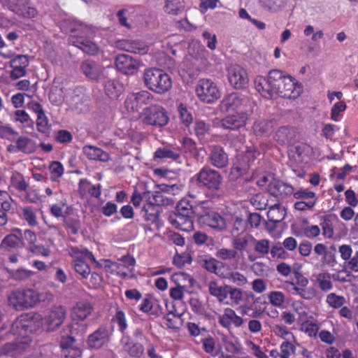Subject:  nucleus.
Listing matches in <instances>:
<instances>
[{"label":"nucleus","mask_w":358,"mask_h":358,"mask_svg":"<svg viewBox=\"0 0 358 358\" xmlns=\"http://www.w3.org/2000/svg\"><path fill=\"white\" fill-rule=\"evenodd\" d=\"M42 315L38 313L22 315L12 323L10 334H13L15 340L0 347V358L11 357L18 358L30 347L31 338L29 334L41 327Z\"/></svg>","instance_id":"obj_1"},{"label":"nucleus","mask_w":358,"mask_h":358,"mask_svg":"<svg viewBox=\"0 0 358 358\" xmlns=\"http://www.w3.org/2000/svg\"><path fill=\"white\" fill-rule=\"evenodd\" d=\"M255 87L266 99H272L274 96L296 99L303 91L301 84L292 76L277 69L270 71L266 78L262 76H257Z\"/></svg>","instance_id":"obj_2"},{"label":"nucleus","mask_w":358,"mask_h":358,"mask_svg":"<svg viewBox=\"0 0 358 358\" xmlns=\"http://www.w3.org/2000/svg\"><path fill=\"white\" fill-rule=\"evenodd\" d=\"M143 81L150 90L159 94L168 92L172 87L171 77L164 71L156 68L144 71Z\"/></svg>","instance_id":"obj_3"},{"label":"nucleus","mask_w":358,"mask_h":358,"mask_svg":"<svg viewBox=\"0 0 358 358\" xmlns=\"http://www.w3.org/2000/svg\"><path fill=\"white\" fill-rule=\"evenodd\" d=\"M294 281H285V289L291 294L300 296L301 299L310 301L317 295V290L308 287L309 280L299 271H294Z\"/></svg>","instance_id":"obj_4"},{"label":"nucleus","mask_w":358,"mask_h":358,"mask_svg":"<svg viewBox=\"0 0 358 358\" xmlns=\"http://www.w3.org/2000/svg\"><path fill=\"white\" fill-rule=\"evenodd\" d=\"M142 122L155 127H162L169 122L166 110L159 105H152L145 108L140 115Z\"/></svg>","instance_id":"obj_5"},{"label":"nucleus","mask_w":358,"mask_h":358,"mask_svg":"<svg viewBox=\"0 0 358 358\" xmlns=\"http://www.w3.org/2000/svg\"><path fill=\"white\" fill-rule=\"evenodd\" d=\"M194 177L200 187L207 189L210 192L218 191L222 183L221 174L208 166L203 167Z\"/></svg>","instance_id":"obj_6"},{"label":"nucleus","mask_w":358,"mask_h":358,"mask_svg":"<svg viewBox=\"0 0 358 358\" xmlns=\"http://www.w3.org/2000/svg\"><path fill=\"white\" fill-rule=\"evenodd\" d=\"M1 6L16 15L25 18H34L38 13L29 0H0Z\"/></svg>","instance_id":"obj_7"},{"label":"nucleus","mask_w":358,"mask_h":358,"mask_svg":"<svg viewBox=\"0 0 358 358\" xmlns=\"http://www.w3.org/2000/svg\"><path fill=\"white\" fill-rule=\"evenodd\" d=\"M85 250L87 248L78 247H71L69 249V255L73 259L71 266L83 279H87L91 273L90 266L85 262V259L87 258Z\"/></svg>","instance_id":"obj_8"},{"label":"nucleus","mask_w":358,"mask_h":358,"mask_svg":"<svg viewBox=\"0 0 358 358\" xmlns=\"http://www.w3.org/2000/svg\"><path fill=\"white\" fill-rule=\"evenodd\" d=\"M196 94L201 101L211 103L220 96L219 90L214 82L209 79H201L196 86Z\"/></svg>","instance_id":"obj_9"},{"label":"nucleus","mask_w":358,"mask_h":358,"mask_svg":"<svg viewBox=\"0 0 358 358\" xmlns=\"http://www.w3.org/2000/svg\"><path fill=\"white\" fill-rule=\"evenodd\" d=\"M258 199H259V203L257 208L266 209L267 207L268 208L267 217L270 222L279 223L285 219L286 210L285 208L280 205V202L269 200L264 196L259 198L258 196L255 199V201L256 202Z\"/></svg>","instance_id":"obj_10"},{"label":"nucleus","mask_w":358,"mask_h":358,"mask_svg":"<svg viewBox=\"0 0 358 358\" xmlns=\"http://www.w3.org/2000/svg\"><path fill=\"white\" fill-rule=\"evenodd\" d=\"M227 78L230 85L236 90L248 87L249 76L246 70L238 64H231L227 68Z\"/></svg>","instance_id":"obj_11"},{"label":"nucleus","mask_w":358,"mask_h":358,"mask_svg":"<svg viewBox=\"0 0 358 358\" xmlns=\"http://www.w3.org/2000/svg\"><path fill=\"white\" fill-rule=\"evenodd\" d=\"M66 316V308L62 306H54L48 312L44 319L42 317V325L44 323L47 331H54L64 322Z\"/></svg>","instance_id":"obj_12"},{"label":"nucleus","mask_w":358,"mask_h":358,"mask_svg":"<svg viewBox=\"0 0 358 358\" xmlns=\"http://www.w3.org/2000/svg\"><path fill=\"white\" fill-rule=\"evenodd\" d=\"M103 261L105 262V268H112L113 271H116L117 274L122 278L127 277L128 273L134 270L136 264L135 259L129 255L122 256L120 259L122 263L112 262L108 259Z\"/></svg>","instance_id":"obj_13"},{"label":"nucleus","mask_w":358,"mask_h":358,"mask_svg":"<svg viewBox=\"0 0 358 358\" xmlns=\"http://www.w3.org/2000/svg\"><path fill=\"white\" fill-rule=\"evenodd\" d=\"M198 221L200 224L219 231H223L227 229L224 219L219 213L213 210H204L198 216Z\"/></svg>","instance_id":"obj_14"},{"label":"nucleus","mask_w":358,"mask_h":358,"mask_svg":"<svg viewBox=\"0 0 358 358\" xmlns=\"http://www.w3.org/2000/svg\"><path fill=\"white\" fill-rule=\"evenodd\" d=\"M248 116L244 111L229 114L222 119L220 127L225 129L238 130L246 125Z\"/></svg>","instance_id":"obj_15"},{"label":"nucleus","mask_w":358,"mask_h":358,"mask_svg":"<svg viewBox=\"0 0 358 358\" xmlns=\"http://www.w3.org/2000/svg\"><path fill=\"white\" fill-rule=\"evenodd\" d=\"M141 64L138 59L126 54L119 55L115 59L117 69L125 75L134 74L140 68Z\"/></svg>","instance_id":"obj_16"},{"label":"nucleus","mask_w":358,"mask_h":358,"mask_svg":"<svg viewBox=\"0 0 358 358\" xmlns=\"http://www.w3.org/2000/svg\"><path fill=\"white\" fill-rule=\"evenodd\" d=\"M248 99L241 94L233 92L226 96L221 101V108L226 112H232L243 108Z\"/></svg>","instance_id":"obj_17"},{"label":"nucleus","mask_w":358,"mask_h":358,"mask_svg":"<svg viewBox=\"0 0 358 358\" xmlns=\"http://www.w3.org/2000/svg\"><path fill=\"white\" fill-rule=\"evenodd\" d=\"M294 190L292 186L275 178L274 183L268 189V199L280 202V199L293 194Z\"/></svg>","instance_id":"obj_18"},{"label":"nucleus","mask_w":358,"mask_h":358,"mask_svg":"<svg viewBox=\"0 0 358 358\" xmlns=\"http://www.w3.org/2000/svg\"><path fill=\"white\" fill-rule=\"evenodd\" d=\"M116 46L120 50L140 55H145L148 51V45L143 42L136 40H119L116 42Z\"/></svg>","instance_id":"obj_19"},{"label":"nucleus","mask_w":358,"mask_h":358,"mask_svg":"<svg viewBox=\"0 0 358 358\" xmlns=\"http://www.w3.org/2000/svg\"><path fill=\"white\" fill-rule=\"evenodd\" d=\"M29 66V59L24 55H17L10 61V67L13 70L10 73V78L16 80L23 77L26 74V69Z\"/></svg>","instance_id":"obj_20"},{"label":"nucleus","mask_w":358,"mask_h":358,"mask_svg":"<svg viewBox=\"0 0 358 358\" xmlns=\"http://www.w3.org/2000/svg\"><path fill=\"white\" fill-rule=\"evenodd\" d=\"M209 160L213 166L218 169L226 167L229 162L227 154L224 152V149L219 145L211 147Z\"/></svg>","instance_id":"obj_21"},{"label":"nucleus","mask_w":358,"mask_h":358,"mask_svg":"<svg viewBox=\"0 0 358 358\" xmlns=\"http://www.w3.org/2000/svg\"><path fill=\"white\" fill-rule=\"evenodd\" d=\"M201 266L208 272L222 278L228 264L213 257H207L201 260Z\"/></svg>","instance_id":"obj_22"},{"label":"nucleus","mask_w":358,"mask_h":358,"mask_svg":"<svg viewBox=\"0 0 358 358\" xmlns=\"http://www.w3.org/2000/svg\"><path fill=\"white\" fill-rule=\"evenodd\" d=\"M109 331L105 327H100L88 336V345L92 348H100L108 341Z\"/></svg>","instance_id":"obj_23"},{"label":"nucleus","mask_w":358,"mask_h":358,"mask_svg":"<svg viewBox=\"0 0 358 358\" xmlns=\"http://www.w3.org/2000/svg\"><path fill=\"white\" fill-rule=\"evenodd\" d=\"M82 73L91 80H99L103 73V68L92 60H85L80 65Z\"/></svg>","instance_id":"obj_24"},{"label":"nucleus","mask_w":358,"mask_h":358,"mask_svg":"<svg viewBox=\"0 0 358 358\" xmlns=\"http://www.w3.org/2000/svg\"><path fill=\"white\" fill-rule=\"evenodd\" d=\"M93 308L87 301L78 302L71 310V317L73 320L83 321L91 315Z\"/></svg>","instance_id":"obj_25"},{"label":"nucleus","mask_w":358,"mask_h":358,"mask_svg":"<svg viewBox=\"0 0 358 358\" xmlns=\"http://www.w3.org/2000/svg\"><path fill=\"white\" fill-rule=\"evenodd\" d=\"M221 278L227 280L229 282L233 283L238 287L245 286L248 283V280L244 274L238 271L232 270L229 264L228 269L224 270Z\"/></svg>","instance_id":"obj_26"},{"label":"nucleus","mask_w":358,"mask_h":358,"mask_svg":"<svg viewBox=\"0 0 358 358\" xmlns=\"http://www.w3.org/2000/svg\"><path fill=\"white\" fill-rule=\"evenodd\" d=\"M83 152L90 160H99L106 162L110 159L109 155L107 152L94 145H85L83 148Z\"/></svg>","instance_id":"obj_27"},{"label":"nucleus","mask_w":358,"mask_h":358,"mask_svg":"<svg viewBox=\"0 0 358 358\" xmlns=\"http://www.w3.org/2000/svg\"><path fill=\"white\" fill-rule=\"evenodd\" d=\"M143 198L151 199L152 202L157 206H172L174 203L171 197L164 195L163 192L159 189L153 192L147 191L144 192Z\"/></svg>","instance_id":"obj_28"},{"label":"nucleus","mask_w":358,"mask_h":358,"mask_svg":"<svg viewBox=\"0 0 358 358\" xmlns=\"http://www.w3.org/2000/svg\"><path fill=\"white\" fill-rule=\"evenodd\" d=\"M229 286H221L215 280H211L208 283V289L210 294L220 301L223 302L228 296Z\"/></svg>","instance_id":"obj_29"},{"label":"nucleus","mask_w":358,"mask_h":358,"mask_svg":"<svg viewBox=\"0 0 358 358\" xmlns=\"http://www.w3.org/2000/svg\"><path fill=\"white\" fill-rule=\"evenodd\" d=\"M295 136L294 130L287 126L280 127L275 135V139L281 145L291 144Z\"/></svg>","instance_id":"obj_30"},{"label":"nucleus","mask_w":358,"mask_h":358,"mask_svg":"<svg viewBox=\"0 0 358 358\" xmlns=\"http://www.w3.org/2000/svg\"><path fill=\"white\" fill-rule=\"evenodd\" d=\"M259 2L266 10L276 13L286 8L289 0H259Z\"/></svg>","instance_id":"obj_31"},{"label":"nucleus","mask_w":358,"mask_h":358,"mask_svg":"<svg viewBox=\"0 0 358 358\" xmlns=\"http://www.w3.org/2000/svg\"><path fill=\"white\" fill-rule=\"evenodd\" d=\"M15 144H17V150L25 154H31L36 150L35 141L25 136H18Z\"/></svg>","instance_id":"obj_32"},{"label":"nucleus","mask_w":358,"mask_h":358,"mask_svg":"<svg viewBox=\"0 0 358 358\" xmlns=\"http://www.w3.org/2000/svg\"><path fill=\"white\" fill-rule=\"evenodd\" d=\"M232 237L231 245L236 252L245 250L253 240V236L248 233H241Z\"/></svg>","instance_id":"obj_33"},{"label":"nucleus","mask_w":358,"mask_h":358,"mask_svg":"<svg viewBox=\"0 0 358 358\" xmlns=\"http://www.w3.org/2000/svg\"><path fill=\"white\" fill-rule=\"evenodd\" d=\"M69 91V90L66 87L54 86L49 94L50 102L55 106H59L63 102L66 101H68L66 94Z\"/></svg>","instance_id":"obj_34"},{"label":"nucleus","mask_w":358,"mask_h":358,"mask_svg":"<svg viewBox=\"0 0 358 358\" xmlns=\"http://www.w3.org/2000/svg\"><path fill=\"white\" fill-rule=\"evenodd\" d=\"M66 330L69 331V329L68 328L67 329H64V331L62 332L60 347L64 350H69V353L71 352H73V354L71 356L65 355L66 358H75L76 356H78L80 352L77 350H73L72 348L73 345L75 342V338L72 335L66 334Z\"/></svg>","instance_id":"obj_35"},{"label":"nucleus","mask_w":358,"mask_h":358,"mask_svg":"<svg viewBox=\"0 0 358 358\" xmlns=\"http://www.w3.org/2000/svg\"><path fill=\"white\" fill-rule=\"evenodd\" d=\"M273 127V121L259 118L254 122L252 130L257 136H262L268 134L271 131Z\"/></svg>","instance_id":"obj_36"},{"label":"nucleus","mask_w":358,"mask_h":358,"mask_svg":"<svg viewBox=\"0 0 358 358\" xmlns=\"http://www.w3.org/2000/svg\"><path fill=\"white\" fill-rule=\"evenodd\" d=\"M106 94L111 99H117L123 91V86L115 80H107L104 84Z\"/></svg>","instance_id":"obj_37"},{"label":"nucleus","mask_w":358,"mask_h":358,"mask_svg":"<svg viewBox=\"0 0 358 358\" xmlns=\"http://www.w3.org/2000/svg\"><path fill=\"white\" fill-rule=\"evenodd\" d=\"M180 157V154L176 149L169 146L159 148L154 153V158L159 159H170L176 161Z\"/></svg>","instance_id":"obj_38"},{"label":"nucleus","mask_w":358,"mask_h":358,"mask_svg":"<svg viewBox=\"0 0 358 358\" xmlns=\"http://www.w3.org/2000/svg\"><path fill=\"white\" fill-rule=\"evenodd\" d=\"M193 217L194 216L185 217L176 215L175 219L171 220V223L182 231H191L194 229Z\"/></svg>","instance_id":"obj_39"},{"label":"nucleus","mask_w":358,"mask_h":358,"mask_svg":"<svg viewBox=\"0 0 358 358\" xmlns=\"http://www.w3.org/2000/svg\"><path fill=\"white\" fill-rule=\"evenodd\" d=\"M10 182V187H14L19 192H25L29 187V184L24 180L23 175L17 171L12 172Z\"/></svg>","instance_id":"obj_40"},{"label":"nucleus","mask_w":358,"mask_h":358,"mask_svg":"<svg viewBox=\"0 0 358 358\" xmlns=\"http://www.w3.org/2000/svg\"><path fill=\"white\" fill-rule=\"evenodd\" d=\"M8 301L10 306L16 310H25L21 289H15L8 295Z\"/></svg>","instance_id":"obj_41"},{"label":"nucleus","mask_w":358,"mask_h":358,"mask_svg":"<svg viewBox=\"0 0 358 358\" xmlns=\"http://www.w3.org/2000/svg\"><path fill=\"white\" fill-rule=\"evenodd\" d=\"M146 203L143 205L142 213H143V217L147 221L152 222L156 221L158 214L155 208L156 204L152 202L151 199H145Z\"/></svg>","instance_id":"obj_42"},{"label":"nucleus","mask_w":358,"mask_h":358,"mask_svg":"<svg viewBox=\"0 0 358 358\" xmlns=\"http://www.w3.org/2000/svg\"><path fill=\"white\" fill-rule=\"evenodd\" d=\"M146 203L143 205L142 213H143V217L147 221L152 222L156 221L158 214L155 208L156 204L152 202L151 199H145Z\"/></svg>","instance_id":"obj_43"},{"label":"nucleus","mask_w":358,"mask_h":358,"mask_svg":"<svg viewBox=\"0 0 358 358\" xmlns=\"http://www.w3.org/2000/svg\"><path fill=\"white\" fill-rule=\"evenodd\" d=\"M185 8L183 0H165L164 11L173 15L180 13Z\"/></svg>","instance_id":"obj_44"},{"label":"nucleus","mask_w":358,"mask_h":358,"mask_svg":"<svg viewBox=\"0 0 358 358\" xmlns=\"http://www.w3.org/2000/svg\"><path fill=\"white\" fill-rule=\"evenodd\" d=\"M20 237L15 234L6 236L0 244V249L3 251H10L19 245Z\"/></svg>","instance_id":"obj_45"},{"label":"nucleus","mask_w":358,"mask_h":358,"mask_svg":"<svg viewBox=\"0 0 358 358\" xmlns=\"http://www.w3.org/2000/svg\"><path fill=\"white\" fill-rule=\"evenodd\" d=\"M164 324L170 329H179L180 323V314L174 307L169 310V313L164 317Z\"/></svg>","instance_id":"obj_46"},{"label":"nucleus","mask_w":358,"mask_h":358,"mask_svg":"<svg viewBox=\"0 0 358 358\" xmlns=\"http://www.w3.org/2000/svg\"><path fill=\"white\" fill-rule=\"evenodd\" d=\"M23 302L25 310L34 308L36 306V290L34 289H21Z\"/></svg>","instance_id":"obj_47"},{"label":"nucleus","mask_w":358,"mask_h":358,"mask_svg":"<svg viewBox=\"0 0 358 358\" xmlns=\"http://www.w3.org/2000/svg\"><path fill=\"white\" fill-rule=\"evenodd\" d=\"M331 278L332 275L327 272L320 273L316 275V282L322 291L328 292L333 289Z\"/></svg>","instance_id":"obj_48"},{"label":"nucleus","mask_w":358,"mask_h":358,"mask_svg":"<svg viewBox=\"0 0 358 358\" xmlns=\"http://www.w3.org/2000/svg\"><path fill=\"white\" fill-rule=\"evenodd\" d=\"M73 43L84 52L89 55H94L98 53L99 50L98 45L90 40L82 39L81 41H78L76 44L75 43L76 42Z\"/></svg>","instance_id":"obj_49"},{"label":"nucleus","mask_w":358,"mask_h":358,"mask_svg":"<svg viewBox=\"0 0 358 358\" xmlns=\"http://www.w3.org/2000/svg\"><path fill=\"white\" fill-rule=\"evenodd\" d=\"M171 280L176 285V286L183 285L185 288L192 286L194 281L189 275L183 272H178L172 275Z\"/></svg>","instance_id":"obj_50"},{"label":"nucleus","mask_w":358,"mask_h":358,"mask_svg":"<svg viewBox=\"0 0 358 358\" xmlns=\"http://www.w3.org/2000/svg\"><path fill=\"white\" fill-rule=\"evenodd\" d=\"M176 215L185 217L194 216V211L192 205L187 199H182L178 202Z\"/></svg>","instance_id":"obj_51"},{"label":"nucleus","mask_w":358,"mask_h":358,"mask_svg":"<svg viewBox=\"0 0 358 358\" xmlns=\"http://www.w3.org/2000/svg\"><path fill=\"white\" fill-rule=\"evenodd\" d=\"M20 216L30 227H36L38 224L36 213L31 207L22 208Z\"/></svg>","instance_id":"obj_52"},{"label":"nucleus","mask_w":358,"mask_h":358,"mask_svg":"<svg viewBox=\"0 0 358 358\" xmlns=\"http://www.w3.org/2000/svg\"><path fill=\"white\" fill-rule=\"evenodd\" d=\"M252 243L254 247V250L264 256L266 255H268L269 253L271 246H270V241L268 239H260L257 240L253 237V240L252 241Z\"/></svg>","instance_id":"obj_53"},{"label":"nucleus","mask_w":358,"mask_h":358,"mask_svg":"<svg viewBox=\"0 0 358 358\" xmlns=\"http://www.w3.org/2000/svg\"><path fill=\"white\" fill-rule=\"evenodd\" d=\"M293 196L294 199L300 201H309L316 203L317 198L315 192L308 190V189L301 188L296 191L294 190Z\"/></svg>","instance_id":"obj_54"},{"label":"nucleus","mask_w":358,"mask_h":358,"mask_svg":"<svg viewBox=\"0 0 358 358\" xmlns=\"http://www.w3.org/2000/svg\"><path fill=\"white\" fill-rule=\"evenodd\" d=\"M215 255L217 259L222 260V262L230 261L237 258L238 252L234 248H221L216 250Z\"/></svg>","instance_id":"obj_55"},{"label":"nucleus","mask_w":358,"mask_h":358,"mask_svg":"<svg viewBox=\"0 0 358 358\" xmlns=\"http://www.w3.org/2000/svg\"><path fill=\"white\" fill-rule=\"evenodd\" d=\"M18 134L10 124H4L0 120V138L13 141Z\"/></svg>","instance_id":"obj_56"},{"label":"nucleus","mask_w":358,"mask_h":358,"mask_svg":"<svg viewBox=\"0 0 358 358\" xmlns=\"http://www.w3.org/2000/svg\"><path fill=\"white\" fill-rule=\"evenodd\" d=\"M134 8H126L120 10L117 16L119 19V22L121 25L130 28L131 25L127 22V20H133Z\"/></svg>","instance_id":"obj_57"},{"label":"nucleus","mask_w":358,"mask_h":358,"mask_svg":"<svg viewBox=\"0 0 358 358\" xmlns=\"http://www.w3.org/2000/svg\"><path fill=\"white\" fill-rule=\"evenodd\" d=\"M124 349L128 354L134 357H140L144 352V348L140 343H127L124 345Z\"/></svg>","instance_id":"obj_58"},{"label":"nucleus","mask_w":358,"mask_h":358,"mask_svg":"<svg viewBox=\"0 0 358 358\" xmlns=\"http://www.w3.org/2000/svg\"><path fill=\"white\" fill-rule=\"evenodd\" d=\"M326 302L333 308H339L345 303L346 300L343 296L337 295L335 293H330L327 296Z\"/></svg>","instance_id":"obj_59"},{"label":"nucleus","mask_w":358,"mask_h":358,"mask_svg":"<svg viewBox=\"0 0 358 358\" xmlns=\"http://www.w3.org/2000/svg\"><path fill=\"white\" fill-rule=\"evenodd\" d=\"M268 299L271 305L280 308L285 301V295L280 291H273L268 294Z\"/></svg>","instance_id":"obj_60"},{"label":"nucleus","mask_w":358,"mask_h":358,"mask_svg":"<svg viewBox=\"0 0 358 358\" xmlns=\"http://www.w3.org/2000/svg\"><path fill=\"white\" fill-rule=\"evenodd\" d=\"M34 275L31 270L20 268L11 271L10 276L13 279L18 281H24L30 278Z\"/></svg>","instance_id":"obj_61"},{"label":"nucleus","mask_w":358,"mask_h":358,"mask_svg":"<svg viewBox=\"0 0 358 358\" xmlns=\"http://www.w3.org/2000/svg\"><path fill=\"white\" fill-rule=\"evenodd\" d=\"M71 31L72 32H78L80 34V36H90V32L91 31V28L85 24L83 22H80L77 20H74L71 22Z\"/></svg>","instance_id":"obj_62"},{"label":"nucleus","mask_w":358,"mask_h":358,"mask_svg":"<svg viewBox=\"0 0 358 358\" xmlns=\"http://www.w3.org/2000/svg\"><path fill=\"white\" fill-rule=\"evenodd\" d=\"M234 316V310L227 308L224 310V313L219 317V323L224 328H230L232 324Z\"/></svg>","instance_id":"obj_63"},{"label":"nucleus","mask_w":358,"mask_h":358,"mask_svg":"<svg viewBox=\"0 0 358 358\" xmlns=\"http://www.w3.org/2000/svg\"><path fill=\"white\" fill-rule=\"evenodd\" d=\"M280 358H289L295 352L296 348L293 343L287 341H283L280 346Z\"/></svg>","instance_id":"obj_64"}]
</instances>
